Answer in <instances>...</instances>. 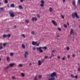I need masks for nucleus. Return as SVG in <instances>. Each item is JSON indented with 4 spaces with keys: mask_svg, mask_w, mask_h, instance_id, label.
<instances>
[{
    "mask_svg": "<svg viewBox=\"0 0 80 80\" xmlns=\"http://www.w3.org/2000/svg\"><path fill=\"white\" fill-rule=\"evenodd\" d=\"M55 73H53V72L51 74H48V76L49 77H51V78L49 79L48 80H55V78L54 77V76H55Z\"/></svg>",
    "mask_w": 80,
    "mask_h": 80,
    "instance_id": "f257e3e1",
    "label": "nucleus"
},
{
    "mask_svg": "<svg viewBox=\"0 0 80 80\" xmlns=\"http://www.w3.org/2000/svg\"><path fill=\"white\" fill-rule=\"evenodd\" d=\"M42 48L45 50H47V48L46 46L43 47H40L39 48H37L36 49L37 50V51H39L40 53H43V51L42 49Z\"/></svg>",
    "mask_w": 80,
    "mask_h": 80,
    "instance_id": "f03ea898",
    "label": "nucleus"
},
{
    "mask_svg": "<svg viewBox=\"0 0 80 80\" xmlns=\"http://www.w3.org/2000/svg\"><path fill=\"white\" fill-rule=\"evenodd\" d=\"M75 17L77 18H80V17H79V16L78 15L77 12H75L74 13H72V18H75Z\"/></svg>",
    "mask_w": 80,
    "mask_h": 80,
    "instance_id": "7ed1b4c3",
    "label": "nucleus"
},
{
    "mask_svg": "<svg viewBox=\"0 0 80 80\" xmlns=\"http://www.w3.org/2000/svg\"><path fill=\"white\" fill-rule=\"evenodd\" d=\"M9 13L10 15V16L11 17H15V15L14 14V12L12 11V10H10L9 12Z\"/></svg>",
    "mask_w": 80,
    "mask_h": 80,
    "instance_id": "20e7f679",
    "label": "nucleus"
},
{
    "mask_svg": "<svg viewBox=\"0 0 80 80\" xmlns=\"http://www.w3.org/2000/svg\"><path fill=\"white\" fill-rule=\"evenodd\" d=\"M27 55H28V52L26 51L25 52V53L24 54V58H27Z\"/></svg>",
    "mask_w": 80,
    "mask_h": 80,
    "instance_id": "39448f33",
    "label": "nucleus"
},
{
    "mask_svg": "<svg viewBox=\"0 0 80 80\" xmlns=\"http://www.w3.org/2000/svg\"><path fill=\"white\" fill-rule=\"evenodd\" d=\"M52 23L55 25V26H57V22H55L54 20H52Z\"/></svg>",
    "mask_w": 80,
    "mask_h": 80,
    "instance_id": "423d86ee",
    "label": "nucleus"
},
{
    "mask_svg": "<svg viewBox=\"0 0 80 80\" xmlns=\"http://www.w3.org/2000/svg\"><path fill=\"white\" fill-rule=\"evenodd\" d=\"M32 20L33 22H34V21L36 22V21H37V18H36L33 17L32 19Z\"/></svg>",
    "mask_w": 80,
    "mask_h": 80,
    "instance_id": "0eeeda50",
    "label": "nucleus"
},
{
    "mask_svg": "<svg viewBox=\"0 0 80 80\" xmlns=\"http://www.w3.org/2000/svg\"><path fill=\"white\" fill-rule=\"evenodd\" d=\"M14 65L15 63H11L10 64H9V66L11 67H13L14 66Z\"/></svg>",
    "mask_w": 80,
    "mask_h": 80,
    "instance_id": "6e6552de",
    "label": "nucleus"
},
{
    "mask_svg": "<svg viewBox=\"0 0 80 80\" xmlns=\"http://www.w3.org/2000/svg\"><path fill=\"white\" fill-rule=\"evenodd\" d=\"M7 59L8 62H10V58L9 57H7Z\"/></svg>",
    "mask_w": 80,
    "mask_h": 80,
    "instance_id": "1a4fd4ad",
    "label": "nucleus"
},
{
    "mask_svg": "<svg viewBox=\"0 0 80 80\" xmlns=\"http://www.w3.org/2000/svg\"><path fill=\"white\" fill-rule=\"evenodd\" d=\"M32 44L33 45H36L37 44V42H35V41H33L32 42Z\"/></svg>",
    "mask_w": 80,
    "mask_h": 80,
    "instance_id": "9d476101",
    "label": "nucleus"
},
{
    "mask_svg": "<svg viewBox=\"0 0 80 80\" xmlns=\"http://www.w3.org/2000/svg\"><path fill=\"white\" fill-rule=\"evenodd\" d=\"M42 62H41V61L40 60H39L38 61V65L39 66L40 65H42Z\"/></svg>",
    "mask_w": 80,
    "mask_h": 80,
    "instance_id": "9b49d317",
    "label": "nucleus"
},
{
    "mask_svg": "<svg viewBox=\"0 0 80 80\" xmlns=\"http://www.w3.org/2000/svg\"><path fill=\"white\" fill-rule=\"evenodd\" d=\"M80 5V0H78L77 2V6H78Z\"/></svg>",
    "mask_w": 80,
    "mask_h": 80,
    "instance_id": "f8f14e48",
    "label": "nucleus"
},
{
    "mask_svg": "<svg viewBox=\"0 0 80 80\" xmlns=\"http://www.w3.org/2000/svg\"><path fill=\"white\" fill-rule=\"evenodd\" d=\"M10 7L12 8H14L15 7V4H12L11 5Z\"/></svg>",
    "mask_w": 80,
    "mask_h": 80,
    "instance_id": "ddd939ff",
    "label": "nucleus"
},
{
    "mask_svg": "<svg viewBox=\"0 0 80 80\" xmlns=\"http://www.w3.org/2000/svg\"><path fill=\"white\" fill-rule=\"evenodd\" d=\"M3 37L4 38H6V37H7V34H4L3 36Z\"/></svg>",
    "mask_w": 80,
    "mask_h": 80,
    "instance_id": "4468645a",
    "label": "nucleus"
},
{
    "mask_svg": "<svg viewBox=\"0 0 80 80\" xmlns=\"http://www.w3.org/2000/svg\"><path fill=\"white\" fill-rule=\"evenodd\" d=\"M7 37L10 38V37H11V34H9L7 35Z\"/></svg>",
    "mask_w": 80,
    "mask_h": 80,
    "instance_id": "2eb2a0df",
    "label": "nucleus"
},
{
    "mask_svg": "<svg viewBox=\"0 0 80 80\" xmlns=\"http://www.w3.org/2000/svg\"><path fill=\"white\" fill-rule=\"evenodd\" d=\"M49 11L50 12H53V9L52 8H49Z\"/></svg>",
    "mask_w": 80,
    "mask_h": 80,
    "instance_id": "dca6fc26",
    "label": "nucleus"
},
{
    "mask_svg": "<svg viewBox=\"0 0 80 80\" xmlns=\"http://www.w3.org/2000/svg\"><path fill=\"white\" fill-rule=\"evenodd\" d=\"M72 4L73 5H76L75 4V1L74 0L73 1H72Z\"/></svg>",
    "mask_w": 80,
    "mask_h": 80,
    "instance_id": "f3484780",
    "label": "nucleus"
},
{
    "mask_svg": "<svg viewBox=\"0 0 80 80\" xmlns=\"http://www.w3.org/2000/svg\"><path fill=\"white\" fill-rule=\"evenodd\" d=\"M53 73H55V75L54 76V77L55 78V77L56 78H57V73H56V72H54Z\"/></svg>",
    "mask_w": 80,
    "mask_h": 80,
    "instance_id": "a211bd4d",
    "label": "nucleus"
},
{
    "mask_svg": "<svg viewBox=\"0 0 80 80\" xmlns=\"http://www.w3.org/2000/svg\"><path fill=\"white\" fill-rule=\"evenodd\" d=\"M21 75L22 77H25V74L23 73H21Z\"/></svg>",
    "mask_w": 80,
    "mask_h": 80,
    "instance_id": "6ab92c4d",
    "label": "nucleus"
},
{
    "mask_svg": "<svg viewBox=\"0 0 80 80\" xmlns=\"http://www.w3.org/2000/svg\"><path fill=\"white\" fill-rule=\"evenodd\" d=\"M22 48H23L24 49L25 48V45H24V44H23L22 45Z\"/></svg>",
    "mask_w": 80,
    "mask_h": 80,
    "instance_id": "aec40b11",
    "label": "nucleus"
},
{
    "mask_svg": "<svg viewBox=\"0 0 80 80\" xmlns=\"http://www.w3.org/2000/svg\"><path fill=\"white\" fill-rule=\"evenodd\" d=\"M22 8H23L22 7V5H19V9H22Z\"/></svg>",
    "mask_w": 80,
    "mask_h": 80,
    "instance_id": "412c9836",
    "label": "nucleus"
},
{
    "mask_svg": "<svg viewBox=\"0 0 80 80\" xmlns=\"http://www.w3.org/2000/svg\"><path fill=\"white\" fill-rule=\"evenodd\" d=\"M41 2L42 4H44V3H45V2H44V1L43 0L41 1Z\"/></svg>",
    "mask_w": 80,
    "mask_h": 80,
    "instance_id": "4be33fe9",
    "label": "nucleus"
},
{
    "mask_svg": "<svg viewBox=\"0 0 80 80\" xmlns=\"http://www.w3.org/2000/svg\"><path fill=\"white\" fill-rule=\"evenodd\" d=\"M4 2L5 3H8V1L7 0H5Z\"/></svg>",
    "mask_w": 80,
    "mask_h": 80,
    "instance_id": "5701e85b",
    "label": "nucleus"
},
{
    "mask_svg": "<svg viewBox=\"0 0 80 80\" xmlns=\"http://www.w3.org/2000/svg\"><path fill=\"white\" fill-rule=\"evenodd\" d=\"M73 32V29L72 28L71 30L70 31V33L71 34H72Z\"/></svg>",
    "mask_w": 80,
    "mask_h": 80,
    "instance_id": "b1692460",
    "label": "nucleus"
},
{
    "mask_svg": "<svg viewBox=\"0 0 80 80\" xmlns=\"http://www.w3.org/2000/svg\"><path fill=\"white\" fill-rule=\"evenodd\" d=\"M34 80H38L37 76H36L34 78Z\"/></svg>",
    "mask_w": 80,
    "mask_h": 80,
    "instance_id": "393cba45",
    "label": "nucleus"
},
{
    "mask_svg": "<svg viewBox=\"0 0 80 80\" xmlns=\"http://www.w3.org/2000/svg\"><path fill=\"white\" fill-rule=\"evenodd\" d=\"M62 60H65V56H64L62 58Z\"/></svg>",
    "mask_w": 80,
    "mask_h": 80,
    "instance_id": "a878e982",
    "label": "nucleus"
},
{
    "mask_svg": "<svg viewBox=\"0 0 80 80\" xmlns=\"http://www.w3.org/2000/svg\"><path fill=\"white\" fill-rule=\"evenodd\" d=\"M73 6L74 7V8L75 9H77V6H76V4H75L74 5H73Z\"/></svg>",
    "mask_w": 80,
    "mask_h": 80,
    "instance_id": "bb28decb",
    "label": "nucleus"
},
{
    "mask_svg": "<svg viewBox=\"0 0 80 80\" xmlns=\"http://www.w3.org/2000/svg\"><path fill=\"white\" fill-rule=\"evenodd\" d=\"M31 33L32 34V35H34V34L35 33V32H34V31H32Z\"/></svg>",
    "mask_w": 80,
    "mask_h": 80,
    "instance_id": "cd10ccee",
    "label": "nucleus"
},
{
    "mask_svg": "<svg viewBox=\"0 0 80 80\" xmlns=\"http://www.w3.org/2000/svg\"><path fill=\"white\" fill-rule=\"evenodd\" d=\"M7 45V43H4L3 44V47H5Z\"/></svg>",
    "mask_w": 80,
    "mask_h": 80,
    "instance_id": "c85d7f7f",
    "label": "nucleus"
},
{
    "mask_svg": "<svg viewBox=\"0 0 80 80\" xmlns=\"http://www.w3.org/2000/svg\"><path fill=\"white\" fill-rule=\"evenodd\" d=\"M44 4H40V6L41 7H43L44 6Z\"/></svg>",
    "mask_w": 80,
    "mask_h": 80,
    "instance_id": "c756f323",
    "label": "nucleus"
},
{
    "mask_svg": "<svg viewBox=\"0 0 80 80\" xmlns=\"http://www.w3.org/2000/svg\"><path fill=\"white\" fill-rule=\"evenodd\" d=\"M19 67H23V65L21 64H19Z\"/></svg>",
    "mask_w": 80,
    "mask_h": 80,
    "instance_id": "7c9ffc66",
    "label": "nucleus"
},
{
    "mask_svg": "<svg viewBox=\"0 0 80 80\" xmlns=\"http://www.w3.org/2000/svg\"><path fill=\"white\" fill-rule=\"evenodd\" d=\"M13 52H11V53H10V55L11 56H13Z\"/></svg>",
    "mask_w": 80,
    "mask_h": 80,
    "instance_id": "2f4dec72",
    "label": "nucleus"
},
{
    "mask_svg": "<svg viewBox=\"0 0 80 80\" xmlns=\"http://www.w3.org/2000/svg\"><path fill=\"white\" fill-rule=\"evenodd\" d=\"M3 46H0V50H2L3 49Z\"/></svg>",
    "mask_w": 80,
    "mask_h": 80,
    "instance_id": "473e14b6",
    "label": "nucleus"
},
{
    "mask_svg": "<svg viewBox=\"0 0 80 80\" xmlns=\"http://www.w3.org/2000/svg\"><path fill=\"white\" fill-rule=\"evenodd\" d=\"M66 49H67V50H70V48H69V47H68Z\"/></svg>",
    "mask_w": 80,
    "mask_h": 80,
    "instance_id": "72a5a7b5",
    "label": "nucleus"
},
{
    "mask_svg": "<svg viewBox=\"0 0 80 80\" xmlns=\"http://www.w3.org/2000/svg\"><path fill=\"white\" fill-rule=\"evenodd\" d=\"M58 30H59V31H61L62 30V29L60 28H58Z\"/></svg>",
    "mask_w": 80,
    "mask_h": 80,
    "instance_id": "f704fd0d",
    "label": "nucleus"
},
{
    "mask_svg": "<svg viewBox=\"0 0 80 80\" xmlns=\"http://www.w3.org/2000/svg\"><path fill=\"white\" fill-rule=\"evenodd\" d=\"M75 78H76V79H77L78 78V76L77 75L75 76Z\"/></svg>",
    "mask_w": 80,
    "mask_h": 80,
    "instance_id": "c9c22d12",
    "label": "nucleus"
},
{
    "mask_svg": "<svg viewBox=\"0 0 80 80\" xmlns=\"http://www.w3.org/2000/svg\"><path fill=\"white\" fill-rule=\"evenodd\" d=\"M26 23H29V21L27 20H25Z\"/></svg>",
    "mask_w": 80,
    "mask_h": 80,
    "instance_id": "e433bc0d",
    "label": "nucleus"
},
{
    "mask_svg": "<svg viewBox=\"0 0 80 80\" xmlns=\"http://www.w3.org/2000/svg\"><path fill=\"white\" fill-rule=\"evenodd\" d=\"M64 27H65V28H67V25L64 24Z\"/></svg>",
    "mask_w": 80,
    "mask_h": 80,
    "instance_id": "4c0bfd02",
    "label": "nucleus"
},
{
    "mask_svg": "<svg viewBox=\"0 0 80 80\" xmlns=\"http://www.w3.org/2000/svg\"><path fill=\"white\" fill-rule=\"evenodd\" d=\"M61 17L62 18H63H63H65V17H64L63 15H61Z\"/></svg>",
    "mask_w": 80,
    "mask_h": 80,
    "instance_id": "58836bf2",
    "label": "nucleus"
},
{
    "mask_svg": "<svg viewBox=\"0 0 80 80\" xmlns=\"http://www.w3.org/2000/svg\"><path fill=\"white\" fill-rule=\"evenodd\" d=\"M78 72H80V67H79L78 68Z\"/></svg>",
    "mask_w": 80,
    "mask_h": 80,
    "instance_id": "ea45409f",
    "label": "nucleus"
},
{
    "mask_svg": "<svg viewBox=\"0 0 80 80\" xmlns=\"http://www.w3.org/2000/svg\"><path fill=\"white\" fill-rule=\"evenodd\" d=\"M22 36L25 38V36L24 34H22Z\"/></svg>",
    "mask_w": 80,
    "mask_h": 80,
    "instance_id": "a19ab883",
    "label": "nucleus"
},
{
    "mask_svg": "<svg viewBox=\"0 0 80 80\" xmlns=\"http://www.w3.org/2000/svg\"><path fill=\"white\" fill-rule=\"evenodd\" d=\"M71 77H72V78H74V77H75L73 74H71Z\"/></svg>",
    "mask_w": 80,
    "mask_h": 80,
    "instance_id": "79ce46f5",
    "label": "nucleus"
},
{
    "mask_svg": "<svg viewBox=\"0 0 80 80\" xmlns=\"http://www.w3.org/2000/svg\"><path fill=\"white\" fill-rule=\"evenodd\" d=\"M38 77H39V78H42V76L39 75V76H38Z\"/></svg>",
    "mask_w": 80,
    "mask_h": 80,
    "instance_id": "37998d69",
    "label": "nucleus"
},
{
    "mask_svg": "<svg viewBox=\"0 0 80 80\" xmlns=\"http://www.w3.org/2000/svg\"><path fill=\"white\" fill-rule=\"evenodd\" d=\"M44 62V60L43 59L42 60V61H41V62L42 63H43Z\"/></svg>",
    "mask_w": 80,
    "mask_h": 80,
    "instance_id": "c03bdc74",
    "label": "nucleus"
},
{
    "mask_svg": "<svg viewBox=\"0 0 80 80\" xmlns=\"http://www.w3.org/2000/svg\"><path fill=\"white\" fill-rule=\"evenodd\" d=\"M37 17H38V18H40V16L39 14H37Z\"/></svg>",
    "mask_w": 80,
    "mask_h": 80,
    "instance_id": "a18cd8bd",
    "label": "nucleus"
},
{
    "mask_svg": "<svg viewBox=\"0 0 80 80\" xmlns=\"http://www.w3.org/2000/svg\"><path fill=\"white\" fill-rule=\"evenodd\" d=\"M32 49L34 51H35V48L33 47Z\"/></svg>",
    "mask_w": 80,
    "mask_h": 80,
    "instance_id": "49530a36",
    "label": "nucleus"
},
{
    "mask_svg": "<svg viewBox=\"0 0 80 80\" xmlns=\"http://www.w3.org/2000/svg\"><path fill=\"white\" fill-rule=\"evenodd\" d=\"M9 68V66H8L5 68V69H8Z\"/></svg>",
    "mask_w": 80,
    "mask_h": 80,
    "instance_id": "de8ad7c7",
    "label": "nucleus"
},
{
    "mask_svg": "<svg viewBox=\"0 0 80 80\" xmlns=\"http://www.w3.org/2000/svg\"><path fill=\"white\" fill-rule=\"evenodd\" d=\"M39 43H38L37 44V42H36V45H37V46H39Z\"/></svg>",
    "mask_w": 80,
    "mask_h": 80,
    "instance_id": "09e8293b",
    "label": "nucleus"
},
{
    "mask_svg": "<svg viewBox=\"0 0 80 80\" xmlns=\"http://www.w3.org/2000/svg\"><path fill=\"white\" fill-rule=\"evenodd\" d=\"M48 56H45V58H48Z\"/></svg>",
    "mask_w": 80,
    "mask_h": 80,
    "instance_id": "8fccbe9b",
    "label": "nucleus"
},
{
    "mask_svg": "<svg viewBox=\"0 0 80 80\" xmlns=\"http://www.w3.org/2000/svg\"><path fill=\"white\" fill-rule=\"evenodd\" d=\"M58 59H60V56H58Z\"/></svg>",
    "mask_w": 80,
    "mask_h": 80,
    "instance_id": "3c124183",
    "label": "nucleus"
},
{
    "mask_svg": "<svg viewBox=\"0 0 80 80\" xmlns=\"http://www.w3.org/2000/svg\"><path fill=\"white\" fill-rule=\"evenodd\" d=\"M12 78H13V79H15V77L13 76L12 77Z\"/></svg>",
    "mask_w": 80,
    "mask_h": 80,
    "instance_id": "603ef678",
    "label": "nucleus"
},
{
    "mask_svg": "<svg viewBox=\"0 0 80 80\" xmlns=\"http://www.w3.org/2000/svg\"><path fill=\"white\" fill-rule=\"evenodd\" d=\"M51 56H55V55L53 54V53H52Z\"/></svg>",
    "mask_w": 80,
    "mask_h": 80,
    "instance_id": "864d4df0",
    "label": "nucleus"
},
{
    "mask_svg": "<svg viewBox=\"0 0 80 80\" xmlns=\"http://www.w3.org/2000/svg\"><path fill=\"white\" fill-rule=\"evenodd\" d=\"M57 37H60V36L58 34L57 35Z\"/></svg>",
    "mask_w": 80,
    "mask_h": 80,
    "instance_id": "5fc2aeb1",
    "label": "nucleus"
},
{
    "mask_svg": "<svg viewBox=\"0 0 80 80\" xmlns=\"http://www.w3.org/2000/svg\"><path fill=\"white\" fill-rule=\"evenodd\" d=\"M52 56H50L49 58H50V59H51V58H52Z\"/></svg>",
    "mask_w": 80,
    "mask_h": 80,
    "instance_id": "6e6d98bb",
    "label": "nucleus"
},
{
    "mask_svg": "<svg viewBox=\"0 0 80 80\" xmlns=\"http://www.w3.org/2000/svg\"><path fill=\"white\" fill-rule=\"evenodd\" d=\"M63 2L64 3H65V1H66V0H63Z\"/></svg>",
    "mask_w": 80,
    "mask_h": 80,
    "instance_id": "4d7b16f0",
    "label": "nucleus"
},
{
    "mask_svg": "<svg viewBox=\"0 0 80 80\" xmlns=\"http://www.w3.org/2000/svg\"><path fill=\"white\" fill-rule=\"evenodd\" d=\"M20 2H23V0H20Z\"/></svg>",
    "mask_w": 80,
    "mask_h": 80,
    "instance_id": "13d9d810",
    "label": "nucleus"
},
{
    "mask_svg": "<svg viewBox=\"0 0 80 80\" xmlns=\"http://www.w3.org/2000/svg\"><path fill=\"white\" fill-rule=\"evenodd\" d=\"M75 54H73L72 55V57H75Z\"/></svg>",
    "mask_w": 80,
    "mask_h": 80,
    "instance_id": "bf43d9fd",
    "label": "nucleus"
},
{
    "mask_svg": "<svg viewBox=\"0 0 80 80\" xmlns=\"http://www.w3.org/2000/svg\"><path fill=\"white\" fill-rule=\"evenodd\" d=\"M56 52V51L55 50H54L52 51V52H53H53Z\"/></svg>",
    "mask_w": 80,
    "mask_h": 80,
    "instance_id": "052dcab7",
    "label": "nucleus"
},
{
    "mask_svg": "<svg viewBox=\"0 0 80 80\" xmlns=\"http://www.w3.org/2000/svg\"><path fill=\"white\" fill-rule=\"evenodd\" d=\"M14 28H17V26L15 25L14 26Z\"/></svg>",
    "mask_w": 80,
    "mask_h": 80,
    "instance_id": "680f3d73",
    "label": "nucleus"
},
{
    "mask_svg": "<svg viewBox=\"0 0 80 80\" xmlns=\"http://www.w3.org/2000/svg\"><path fill=\"white\" fill-rule=\"evenodd\" d=\"M67 24L68 25V26H69V23L68 22H67Z\"/></svg>",
    "mask_w": 80,
    "mask_h": 80,
    "instance_id": "e2e57ef3",
    "label": "nucleus"
},
{
    "mask_svg": "<svg viewBox=\"0 0 80 80\" xmlns=\"http://www.w3.org/2000/svg\"><path fill=\"white\" fill-rule=\"evenodd\" d=\"M68 58H70V55H68Z\"/></svg>",
    "mask_w": 80,
    "mask_h": 80,
    "instance_id": "0e129e2a",
    "label": "nucleus"
},
{
    "mask_svg": "<svg viewBox=\"0 0 80 80\" xmlns=\"http://www.w3.org/2000/svg\"><path fill=\"white\" fill-rule=\"evenodd\" d=\"M32 65V64H31V63H29V66H31Z\"/></svg>",
    "mask_w": 80,
    "mask_h": 80,
    "instance_id": "69168bd1",
    "label": "nucleus"
},
{
    "mask_svg": "<svg viewBox=\"0 0 80 80\" xmlns=\"http://www.w3.org/2000/svg\"><path fill=\"white\" fill-rule=\"evenodd\" d=\"M0 9H1V10H3V8H0Z\"/></svg>",
    "mask_w": 80,
    "mask_h": 80,
    "instance_id": "338daca9",
    "label": "nucleus"
},
{
    "mask_svg": "<svg viewBox=\"0 0 80 80\" xmlns=\"http://www.w3.org/2000/svg\"><path fill=\"white\" fill-rule=\"evenodd\" d=\"M7 7L8 8H9L10 7V6H9V5H8Z\"/></svg>",
    "mask_w": 80,
    "mask_h": 80,
    "instance_id": "774afa93",
    "label": "nucleus"
}]
</instances>
